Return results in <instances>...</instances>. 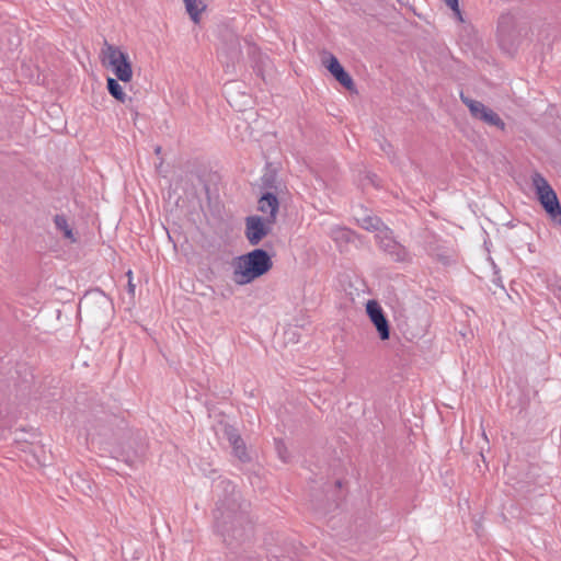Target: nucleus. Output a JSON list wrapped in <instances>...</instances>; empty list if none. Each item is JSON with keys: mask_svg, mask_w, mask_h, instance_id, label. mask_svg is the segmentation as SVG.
Returning a JSON list of instances; mask_svg holds the SVG:
<instances>
[{"mask_svg": "<svg viewBox=\"0 0 561 561\" xmlns=\"http://www.w3.org/2000/svg\"><path fill=\"white\" fill-rule=\"evenodd\" d=\"M275 447H276L279 458L286 462L288 460V453H287V448H286L284 442L280 439H276Z\"/></svg>", "mask_w": 561, "mask_h": 561, "instance_id": "nucleus-18", "label": "nucleus"}, {"mask_svg": "<svg viewBox=\"0 0 561 561\" xmlns=\"http://www.w3.org/2000/svg\"><path fill=\"white\" fill-rule=\"evenodd\" d=\"M279 194H273L272 192H264L257 202V209L266 214V219L270 222H276L277 213L279 209L278 196Z\"/></svg>", "mask_w": 561, "mask_h": 561, "instance_id": "nucleus-9", "label": "nucleus"}, {"mask_svg": "<svg viewBox=\"0 0 561 561\" xmlns=\"http://www.w3.org/2000/svg\"><path fill=\"white\" fill-rule=\"evenodd\" d=\"M379 248L396 262H407L410 260L408 250L396 241L393 232L389 227L375 234Z\"/></svg>", "mask_w": 561, "mask_h": 561, "instance_id": "nucleus-6", "label": "nucleus"}, {"mask_svg": "<svg viewBox=\"0 0 561 561\" xmlns=\"http://www.w3.org/2000/svg\"><path fill=\"white\" fill-rule=\"evenodd\" d=\"M232 449L234 455L241 460L245 461L248 459V454L245 449V445L243 443V439H241V443L232 444Z\"/></svg>", "mask_w": 561, "mask_h": 561, "instance_id": "nucleus-17", "label": "nucleus"}, {"mask_svg": "<svg viewBox=\"0 0 561 561\" xmlns=\"http://www.w3.org/2000/svg\"><path fill=\"white\" fill-rule=\"evenodd\" d=\"M126 275L128 276V293L130 295H134L135 294V285L133 284L131 282V277H133V272L131 271H128L126 273Z\"/></svg>", "mask_w": 561, "mask_h": 561, "instance_id": "nucleus-21", "label": "nucleus"}, {"mask_svg": "<svg viewBox=\"0 0 561 561\" xmlns=\"http://www.w3.org/2000/svg\"><path fill=\"white\" fill-rule=\"evenodd\" d=\"M214 516L217 531L229 546L244 541L252 534V525L247 516L234 507L222 504L216 508Z\"/></svg>", "mask_w": 561, "mask_h": 561, "instance_id": "nucleus-1", "label": "nucleus"}, {"mask_svg": "<svg viewBox=\"0 0 561 561\" xmlns=\"http://www.w3.org/2000/svg\"><path fill=\"white\" fill-rule=\"evenodd\" d=\"M241 57V46L237 37H231L218 53V58L228 68Z\"/></svg>", "mask_w": 561, "mask_h": 561, "instance_id": "nucleus-11", "label": "nucleus"}, {"mask_svg": "<svg viewBox=\"0 0 561 561\" xmlns=\"http://www.w3.org/2000/svg\"><path fill=\"white\" fill-rule=\"evenodd\" d=\"M225 433L227 435V438L230 443V445L232 444H237V443H241V437L240 435L234 431V428H232L231 426L229 427H226L225 430Z\"/></svg>", "mask_w": 561, "mask_h": 561, "instance_id": "nucleus-19", "label": "nucleus"}, {"mask_svg": "<svg viewBox=\"0 0 561 561\" xmlns=\"http://www.w3.org/2000/svg\"><path fill=\"white\" fill-rule=\"evenodd\" d=\"M273 266L268 253L263 249L237 257L233 265V280L238 285H245L267 273Z\"/></svg>", "mask_w": 561, "mask_h": 561, "instance_id": "nucleus-2", "label": "nucleus"}, {"mask_svg": "<svg viewBox=\"0 0 561 561\" xmlns=\"http://www.w3.org/2000/svg\"><path fill=\"white\" fill-rule=\"evenodd\" d=\"M99 305L101 307H105L106 309H108L111 307L110 300L104 296L100 298Z\"/></svg>", "mask_w": 561, "mask_h": 561, "instance_id": "nucleus-22", "label": "nucleus"}, {"mask_svg": "<svg viewBox=\"0 0 561 561\" xmlns=\"http://www.w3.org/2000/svg\"><path fill=\"white\" fill-rule=\"evenodd\" d=\"M366 312L369 320L376 328L379 339L381 341L389 340L390 324L379 302L376 300H368L366 304Z\"/></svg>", "mask_w": 561, "mask_h": 561, "instance_id": "nucleus-8", "label": "nucleus"}, {"mask_svg": "<svg viewBox=\"0 0 561 561\" xmlns=\"http://www.w3.org/2000/svg\"><path fill=\"white\" fill-rule=\"evenodd\" d=\"M537 197L546 213L557 222H561V206L556 192L548 181L538 172L531 176Z\"/></svg>", "mask_w": 561, "mask_h": 561, "instance_id": "nucleus-4", "label": "nucleus"}, {"mask_svg": "<svg viewBox=\"0 0 561 561\" xmlns=\"http://www.w3.org/2000/svg\"><path fill=\"white\" fill-rule=\"evenodd\" d=\"M274 224L256 215L247 217L244 234L249 243L257 245L271 232Z\"/></svg>", "mask_w": 561, "mask_h": 561, "instance_id": "nucleus-7", "label": "nucleus"}, {"mask_svg": "<svg viewBox=\"0 0 561 561\" xmlns=\"http://www.w3.org/2000/svg\"><path fill=\"white\" fill-rule=\"evenodd\" d=\"M154 153L156 154H160L161 153V147L160 146H157L156 149H154Z\"/></svg>", "mask_w": 561, "mask_h": 561, "instance_id": "nucleus-25", "label": "nucleus"}, {"mask_svg": "<svg viewBox=\"0 0 561 561\" xmlns=\"http://www.w3.org/2000/svg\"><path fill=\"white\" fill-rule=\"evenodd\" d=\"M445 3L461 19L458 0H444Z\"/></svg>", "mask_w": 561, "mask_h": 561, "instance_id": "nucleus-20", "label": "nucleus"}, {"mask_svg": "<svg viewBox=\"0 0 561 561\" xmlns=\"http://www.w3.org/2000/svg\"><path fill=\"white\" fill-rule=\"evenodd\" d=\"M460 100L469 108V112L474 119L481 121L484 124L494 126L501 130L505 129V123L503 119L482 102L473 100L463 93L460 94Z\"/></svg>", "mask_w": 561, "mask_h": 561, "instance_id": "nucleus-5", "label": "nucleus"}, {"mask_svg": "<svg viewBox=\"0 0 561 561\" xmlns=\"http://www.w3.org/2000/svg\"><path fill=\"white\" fill-rule=\"evenodd\" d=\"M102 65L111 69L117 80L129 82L133 78V68L128 55L118 46L104 42L101 49Z\"/></svg>", "mask_w": 561, "mask_h": 561, "instance_id": "nucleus-3", "label": "nucleus"}, {"mask_svg": "<svg viewBox=\"0 0 561 561\" xmlns=\"http://www.w3.org/2000/svg\"><path fill=\"white\" fill-rule=\"evenodd\" d=\"M327 69L331 72V75L347 90L353 91L355 88L354 81L348 72L342 67L337 58L333 55H330L327 62Z\"/></svg>", "mask_w": 561, "mask_h": 561, "instance_id": "nucleus-10", "label": "nucleus"}, {"mask_svg": "<svg viewBox=\"0 0 561 561\" xmlns=\"http://www.w3.org/2000/svg\"><path fill=\"white\" fill-rule=\"evenodd\" d=\"M107 90L110 94L116 99L117 101L125 103L127 100L126 93L123 91L122 85L118 83L117 79L107 78Z\"/></svg>", "mask_w": 561, "mask_h": 561, "instance_id": "nucleus-16", "label": "nucleus"}, {"mask_svg": "<svg viewBox=\"0 0 561 561\" xmlns=\"http://www.w3.org/2000/svg\"><path fill=\"white\" fill-rule=\"evenodd\" d=\"M339 232L342 234V237H345L348 233V230L340 229Z\"/></svg>", "mask_w": 561, "mask_h": 561, "instance_id": "nucleus-24", "label": "nucleus"}, {"mask_svg": "<svg viewBox=\"0 0 561 561\" xmlns=\"http://www.w3.org/2000/svg\"><path fill=\"white\" fill-rule=\"evenodd\" d=\"M82 307H84L87 310L90 309V304H89V300H81L80 304H79V308L81 309Z\"/></svg>", "mask_w": 561, "mask_h": 561, "instance_id": "nucleus-23", "label": "nucleus"}, {"mask_svg": "<svg viewBox=\"0 0 561 561\" xmlns=\"http://www.w3.org/2000/svg\"><path fill=\"white\" fill-rule=\"evenodd\" d=\"M261 188L273 194H282L285 186L275 170H267L261 178Z\"/></svg>", "mask_w": 561, "mask_h": 561, "instance_id": "nucleus-12", "label": "nucleus"}, {"mask_svg": "<svg viewBox=\"0 0 561 561\" xmlns=\"http://www.w3.org/2000/svg\"><path fill=\"white\" fill-rule=\"evenodd\" d=\"M54 224L56 226V229L62 233V237L65 239L69 240L71 243H75L77 241V238L75 237V233L72 231V227L68 222V219L65 215H55Z\"/></svg>", "mask_w": 561, "mask_h": 561, "instance_id": "nucleus-14", "label": "nucleus"}, {"mask_svg": "<svg viewBox=\"0 0 561 561\" xmlns=\"http://www.w3.org/2000/svg\"><path fill=\"white\" fill-rule=\"evenodd\" d=\"M357 222L363 229L375 232L376 234H379V232L387 227L379 217L371 215L357 218Z\"/></svg>", "mask_w": 561, "mask_h": 561, "instance_id": "nucleus-13", "label": "nucleus"}, {"mask_svg": "<svg viewBox=\"0 0 561 561\" xmlns=\"http://www.w3.org/2000/svg\"><path fill=\"white\" fill-rule=\"evenodd\" d=\"M185 3L186 11L191 19L197 23L199 21V14L206 9L203 0H183Z\"/></svg>", "mask_w": 561, "mask_h": 561, "instance_id": "nucleus-15", "label": "nucleus"}]
</instances>
